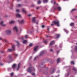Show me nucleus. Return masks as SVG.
Returning a JSON list of instances; mask_svg holds the SVG:
<instances>
[{
  "label": "nucleus",
  "instance_id": "nucleus-40",
  "mask_svg": "<svg viewBox=\"0 0 77 77\" xmlns=\"http://www.w3.org/2000/svg\"><path fill=\"white\" fill-rule=\"evenodd\" d=\"M75 50H77V46H75Z\"/></svg>",
  "mask_w": 77,
  "mask_h": 77
},
{
  "label": "nucleus",
  "instance_id": "nucleus-13",
  "mask_svg": "<svg viewBox=\"0 0 77 77\" xmlns=\"http://www.w3.org/2000/svg\"><path fill=\"white\" fill-rule=\"evenodd\" d=\"M22 11L23 12H24V13H27V11H26V10L24 8H23L22 9Z\"/></svg>",
  "mask_w": 77,
  "mask_h": 77
},
{
  "label": "nucleus",
  "instance_id": "nucleus-21",
  "mask_svg": "<svg viewBox=\"0 0 77 77\" xmlns=\"http://www.w3.org/2000/svg\"><path fill=\"white\" fill-rule=\"evenodd\" d=\"M47 2H48V0H43V3H45V2L46 3H47Z\"/></svg>",
  "mask_w": 77,
  "mask_h": 77
},
{
  "label": "nucleus",
  "instance_id": "nucleus-30",
  "mask_svg": "<svg viewBox=\"0 0 77 77\" xmlns=\"http://www.w3.org/2000/svg\"><path fill=\"white\" fill-rule=\"evenodd\" d=\"M25 38H29V35H25Z\"/></svg>",
  "mask_w": 77,
  "mask_h": 77
},
{
  "label": "nucleus",
  "instance_id": "nucleus-10",
  "mask_svg": "<svg viewBox=\"0 0 77 77\" xmlns=\"http://www.w3.org/2000/svg\"><path fill=\"white\" fill-rule=\"evenodd\" d=\"M44 54V51H43L42 52H41V53L40 54V56H42V55H43Z\"/></svg>",
  "mask_w": 77,
  "mask_h": 77
},
{
  "label": "nucleus",
  "instance_id": "nucleus-6",
  "mask_svg": "<svg viewBox=\"0 0 77 77\" xmlns=\"http://www.w3.org/2000/svg\"><path fill=\"white\" fill-rule=\"evenodd\" d=\"M38 46H36L34 47V50L35 51H36L38 50Z\"/></svg>",
  "mask_w": 77,
  "mask_h": 77
},
{
  "label": "nucleus",
  "instance_id": "nucleus-47",
  "mask_svg": "<svg viewBox=\"0 0 77 77\" xmlns=\"http://www.w3.org/2000/svg\"><path fill=\"white\" fill-rule=\"evenodd\" d=\"M0 65H1L2 66V65H3V64H2V63H1Z\"/></svg>",
  "mask_w": 77,
  "mask_h": 77
},
{
  "label": "nucleus",
  "instance_id": "nucleus-60",
  "mask_svg": "<svg viewBox=\"0 0 77 77\" xmlns=\"http://www.w3.org/2000/svg\"><path fill=\"white\" fill-rule=\"evenodd\" d=\"M37 32H38V30H37Z\"/></svg>",
  "mask_w": 77,
  "mask_h": 77
},
{
  "label": "nucleus",
  "instance_id": "nucleus-55",
  "mask_svg": "<svg viewBox=\"0 0 77 77\" xmlns=\"http://www.w3.org/2000/svg\"><path fill=\"white\" fill-rule=\"evenodd\" d=\"M10 9H12V7L11 8H10Z\"/></svg>",
  "mask_w": 77,
  "mask_h": 77
},
{
  "label": "nucleus",
  "instance_id": "nucleus-48",
  "mask_svg": "<svg viewBox=\"0 0 77 77\" xmlns=\"http://www.w3.org/2000/svg\"><path fill=\"white\" fill-rule=\"evenodd\" d=\"M32 75H35V73H32Z\"/></svg>",
  "mask_w": 77,
  "mask_h": 77
},
{
  "label": "nucleus",
  "instance_id": "nucleus-43",
  "mask_svg": "<svg viewBox=\"0 0 77 77\" xmlns=\"http://www.w3.org/2000/svg\"><path fill=\"white\" fill-rule=\"evenodd\" d=\"M37 9H39V7H38L37 8H36Z\"/></svg>",
  "mask_w": 77,
  "mask_h": 77
},
{
  "label": "nucleus",
  "instance_id": "nucleus-4",
  "mask_svg": "<svg viewBox=\"0 0 77 77\" xmlns=\"http://www.w3.org/2000/svg\"><path fill=\"white\" fill-rule=\"evenodd\" d=\"M6 33L8 35H11V31L10 30H7L6 31Z\"/></svg>",
  "mask_w": 77,
  "mask_h": 77
},
{
  "label": "nucleus",
  "instance_id": "nucleus-62",
  "mask_svg": "<svg viewBox=\"0 0 77 77\" xmlns=\"http://www.w3.org/2000/svg\"><path fill=\"white\" fill-rule=\"evenodd\" d=\"M42 68H44V67H42Z\"/></svg>",
  "mask_w": 77,
  "mask_h": 77
},
{
  "label": "nucleus",
  "instance_id": "nucleus-16",
  "mask_svg": "<svg viewBox=\"0 0 77 77\" xmlns=\"http://www.w3.org/2000/svg\"><path fill=\"white\" fill-rule=\"evenodd\" d=\"M32 22L35 23V17H33L32 18Z\"/></svg>",
  "mask_w": 77,
  "mask_h": 77
},
{
  "label": "nucleus",
  "instance_id": "nucleus-28",
  "mask_svg": "<svg viewBox=\"0 0 77 77\" xmlns=\"http://www.w3.org/2000/svg\"><path fill=\"white\" fill-rule=\"evenodd\" d=\"M54 72V69H53L52 71H51V74H52V73H53V72Z\"/></svg>",
  "mask_w": 77,
  "mask_h": 77
},
{
  "label": "nucleus",
  "instance_id": "nucleus-33",
  "mask_svg": "<svg viewBox=\"0 0 77 77\" xmlns=\"http://www.w3.org/2000/svg\"><path fill=\"white\" fill-rule=\"evenodd\" d=\"M38 4H40V3H41V1H38Z\"/></svg>",
  "mask_w": 77,
  "mask_h": 77
},
{
  "label": "nucleus",
  "instance_id": "nucleus-38",
  "mask_svg": "<svg viewBox=\"0 0 77 77\" xmlns=\"http://www.w3.org/2000/svg\"><path fill=\"white\" fill-rule=\"evenodd\" d=\"M42 28H44V27H45V26H44V25H43L42 26Z\"/></svg>",
  "mask_w": 77,
  "mask_h": 77
},
{
  "label": "nucleus",
  "instance_id": "nucleus-54",
  "mask_svg": "<svg viewBox=\"0 0 77 77\" xmlns=\"http://www.w3.org/2000/svg\"><path fill=\"white\" fill-rule=\"evenodd\" d=\"M1 53H3V51H1Z\"/></svg>",
  "mask_w": 77,
  "mask_h": 77
},
{
  "label": "nucleus",
  "instance_id": "nucleus-25",
  "mask_svg": "<svg viewBox=\"0 0 77 77\" xmlns=\"http://www.w3.org/2000/svg\"><path fill=\"white\" fill-rule=\"evenodd\" d=\"M44 42L45 44H46L47 43V40H45L44 41Z\"/></svg>",
  "mask_w": 77,
  "mask_h": 77
},
{
  "label": "nucleus",
  "instance_id": "nucleus-51",
  "mask_svg": "<svg viewBox=\"0 0 77 77\" xmlns=\"http://www.w3.org/2000/svg\"><path fill=\"white\" fill-rule=\"evenodd\" d=\"M65 32H67L68 31H66V30H65Z\"/></svg>",
  "mask_w": 77,
  "mask_h": 77
},
{
  "label": "nucleus",
  "instance_id": "nucleus-57",
  "mask_svg": "<svg viewBox=\"0 0 77 77\" xmlns=\"http://www.w3.org/2000/svg\"><path fill=\"white\" fill-rule=\"evenodd\" d=\"M48 30H49V28H48Z\"/></svg>",
  "mask_w": 77,
  "mask_h": 77
},
{
  "label": "nucleus",
  "instance_id": "nucleus-2",
  "mask_svg": "<svg viewBox=\"0 0 77 77\" xmlns=\"http://www.w3.org/2000/svg\"><path fill=\"white\" fill-rule=\"evenodd\" d=\"M12 49H9L8 50V52H11V51H14L15 50V46L14 45H13L12 46Z\"/></svg>",
  "mask_w": 77,
  "mask_h": 77
},
{
  "label": "nucleus",
  "instance_id": "nucleus-15",
  "mask_svg": "<svg viewBox=\"0 0 77 77\" xmlns=\"http://www.w3.org/2000/svg\"><path fill=\"white\" fill-rule=\"evenodd\" d=\"M20 63H19L18 64V67L17 69V71H18V70L19 69V68H20Z\"/></svg>",
  "mask_w": 77,
  "mask_h": 77
},
{
  "label": "nucleus",
  "instance_id": "nucleus-64",
  "mask_svg": "<svg viewBox=\"0 0 77 77\" xmlns=\"http://www.w3.org/2000/svg\"><path fill=\"white\" fill-rule=\"evenodd\" d=\"M10 57V58H11V57Z\"/></svg>",
  "mask_w": 77,
  "mask_h": 77
},
{
  "label": "nucleus",
  "instance_id": "nucleus-31",
  "mask_svg": "<svg viewBox=\"0 0 77 77\" xmlns=\"http://www.w3.org/2000/svg\"><path fill=\"white\" fill-rule=\"evenodd\" d=\"M14 56H18V54H14Z\"/></svg>",
  "mask_w": 77,
  "mask_h": 77
},
{
  "label": "nucleus",
  "instance_id": "nucleus-17",
  "mask_svg": "<svg viewBox=\"0 0 77 77\" xmlns=\"http://www.w3.org/2000/svg\"><path fill=\"white\" fill-rule=\"evenodd\" d=\"M14 23H15L14 21H12L10 22V24H14Z\"/></svg>",
  "mask_w": 77,
  "mask_h": 77
},
{
  "label": "nucleus",
  "instance_id": "nucleus-36",
  "mask_svg": "<svg viewBox=\"0 0 77 77\" xmlns=\"http://www.w3.org/2000/svg\"><path fill=\"white\" fill-rule=\"evenodd\" d=\"M11 76H12V75H14V73H13V72L11 73L10 74Z\"/></svg>",
  "mask_w": 77,
  "mask_h": 77
},
{
  "label": "nucleus",
  "instance_id": "nucleus-44",
  "mask_svg": "<svg viewBox=\"0 0 77 77\" xmlns=\"http://www.w3.org/2000/svg\"><path fill=\"white\" fill-rule=\"evenodd\" d=\"M59 52H60L59 51H57V53H59Z\"/></svg>",
  "mask_w": 77,
  "mask_h": 77
},
{
  "label": "nucleus",
  "instance_id": "nucleus-3",
  "mask_svg": "<svg viewBox=\"0 0 77 77\" xmlns=\"http://www.w3.org/2000/svg\"><path fill=\"white\" fill-rule=\"evenodd\" d=\"M53 23H54L55 25H56L57 26H59V21H53Z\"/></svg>",
  "mask_w": 77,
  "mask_h": 77
},
{
  "label": "nucleus",
  "instance_id": "nucleus-27",
  "mask_svg": "<svg viewBox=\"0 0 77 77\" xmlns=\"http://www.w3.org/2000/svg\"><path fill=\"white\" fill-rule=\"evenodd\" d=\"M71 64H72L73 65H74V61H72L71 62Z\"/></svg>",
  "mask_w": 77,
  "mask_h": 77
},
{
  "label": "nucleus",
  "instance_id": "nucleus-19",
  "mask_svg": "<svg viewBox=\"0 0 77 77\" xmlns=\"http://www.w3.org/2000/svg\"><path fill=\"white\" fill-rule=\"evenodd\" d=\"M57 36V38H58L59 36H60V35L58 34H57L56 35Z\"/></svg>",
  "mask_w": 77,
  "mask_h": 77
},
{
  "label": "nucleus",
  "instance_id": "nucleus-20",
  "mask_svg": "<svg viewBox=\"0 0 77 77\" xmlns=\"http://www.w3.org/2000/svg\"><path fill=\"white\" fill-rule=\"evenodd\" d=\"M17 46H18V47H19V45H20V43H19V42H18V41H17Z\"/></svg>",
  "mask_w": 77,
  "mask_h": 77
},
{
  "label": "nucleus",
  "instance_id": "nucleus-11",
  "mask_svg": "<svg viewBox=\"0 0 77 77\" xmlns=\"http://www.w3.org/2000/svg\"><path fill=\"white\" fill-rule=\"evenodd\" d=\"M1 25H2V26H5L6 25L3 24V21H2L0 23Z\"/></svg>",
  "mask_w": 77,
  "mask_h": 77
},
{
  "label": "nucleus",
  "instance_id": "nucleus-9",
  "mask_svg": "<svg viewBox=\"0 0 77 77\" xmlns=\"http://www.w3.org/2000/svg\"><path fill=\"white\" fill-rule=\"evenodd\" d=\"M16 16L17 17H19V18H21V15L19 14H16Z\"/></svg>",
  "mask_w": 77,
  "mask_h": 77
},
{
  "label": "nucleus",
  "instance_id": "nucleus-18",
  "mask_svg": "<svg viewBox=\"0 0 77 77\" xmlns=\"http://www.w3.org/2000/svg\"><path fill=\"white\" fill-rule=\"evenodd\" d=\"M57 9H58V11H61V8L60 7H58Z\"/></svg>",
  "mask_w": 77,
  "mask_h": 77
},
{
  "label": "nucleus",
  "instance_id": "nucleus-32",
  "mask_svg": "<svg viewBox=\"0 0 77 77\" xmlns=\"http://www.w3.org/2000/svg\"><path fill=\"white\" fill-rule=\"evenodd\" d=\"M22 6V5L21 4H19L18 5V7L19 8H20V7H21V6Z\"/></svg>",
  "mask_w": 77,
  "mask_h": 77
},
{
  "label": "nucleus",
  "instance_id": "nucleus-63",
  "mask_svg": "<svg viewBox=\"0 0 77 77\" xmlns=\"http://www.w3.org/2000/svg\"><path fill=\"white\" fill-rule=\"evenodd\" d=\"M37 27H38V26H37Z\"/></svg>",
  "mask_w": 77,
  "mask_h": 77
},
{
  "label": "nucleus",
  "instance_id": "nucleus-5",
  "mask_svg": "<svg viewBox=\"0 0 77 77\" xmlns=\"http://www.w3.org/2000/svg\"><path fill=\"white\" fill-rule=\"evenodd\" d=\"M18 22L20 24H23L24 23V20H22L21 21L19 20H18Z\"/></svg>",
  "mask_w": 77,
  "mask_h": 77
},
{
  "label": "nucleus",
  "instance_id": "nucleus-49",
  "mask_svg": "<svg viewBox=\"0 0 77 77\" xmlns=\"http://www.w3.org/2000/svg\"><path fill=\"white\" fill-rule=\"evenodd\" d=\"M32 57H30V59H32Z\"/></svg>",
  "mask_w": 77,
  "mask_h": 77
},
{
  "label": "nucleus",
  "instance_id": "nucleus-50",
  "mask_svg": "<svg viewBox=\"0 0 77 77\" xmlns=\"http://www.w3.org/2000/svg\"><path fill=\"white\" fill-rule=\"evenodd\" d=\"M21 0H17V2H19V1H20Z\"/></svg>",
  "mask_w": 77,
  "mask_h": 77
},
{
  "label": "nucleus",
  "instance_id": "nucleus-58",
  "mask_svg": "<svg viewBox=\"0 0 77 77\" xmlns=\"http://www.w3.org/2000/svg\"><path fill=\"white\" fill-rule=\"evenodd\" d=\"M23 39V38H22V39Z\"/></svg>",
  "mask_w": 77,
  "mask_h": 77
},
{
  "label": "nucleus",
  "instance_id": "nucleus-45",
  "mask_svg": "<svg viewBox=\"0 0 77 77\" xmlns=\"http://www.w3.org/2000/svg\"><path fill=\"white\" fill-rule=\"evenodd\" d=\"M36 57H35V58L34 59V60H36Z\"/></svg>",
  "mask_w": 77,
  "mask_h": 77
},
{
  "label": "nucleus",
  "instance_id": "nucleus-46",
  "mask_svg": "<svg viewBox=\"0 0 77 77\" xmlns=\"http://www.w3.org/2000/svg\"><path fill=\"white\" fill-rule=\"evenodd\" d=\"M36 24H38V22H36Z\"/></svg>",
  "mask_w": 77,
  "mask_h": 77
},
{
  "label": "nucleus",
  "instance_id": "nucleus-37",
  "mask_svg": "<svg viewBox=\"0 0 77 77\" xmlns=\"http://www.w3.org/2000/svg\"><path fill=\"white\" fill-rule=\"evenodd\" d=\"M20 11V10L19 9H17L16 10V12H19Z\"/></svg>",
  "mask_w": 77,
  "mask_h": 77
},
{
  "label": "nucleus",
  "instance_id": "nucleus-42",
  "mask_svg": "<svg viewBox=\"0 0 77 77\" xmlns=\"http://www.w3.org/2000/svg\"><path fill=\"white\" fill-rule=\"evenodd\" d=\"M49 37H50V36L49 35H47L46 36L47 38H49Z\"/></svg>",
  "mask_w": 77,
  "mask_h": 77
},
{
  "label": "nucleus",
  "instance_id": "nucleus-7",
  "mask_svg": "<svg viewBox=\"0 0 77 77\" xmlns=\"http://www.w3.org/2000/svg\"><path fill=\"white\" fill-rule=\"evenodd\" d=\"M13 30H14V31H15L16 32H18V29H17V26H15Z\"/></svg>",
  "mask_w": 77,
  "mask_h": 77
},
{
  "label": "nucleus",
  "instance_id": "nucleus-8",
  "mask_svg": "<svg viewBox=\"0 0 77 77\" xmlns=\"http://www.w3.org/2000/svg\"><path fill=\"white\" fill-rule=\"evenodd\" d=\"M54 44V41H53L50 44V45H53V44Z\"/></svg>",
  "mask_w": 77,
  "mask_h": 77
},
{
  "label": "nucleus",
  "instance_id": "nucleus-52",
  "mask_svg": "<svg viewBox=\"0 0 77 77\" xmlns=\"http://www.w3.org/2000/svg\"><path fill=\"white\" fill-rule=\"evenodd\" d=\"M28 16H31V15L30 14L28 15Z\"/></svg>",
  "mask_w": 77,
  "mask_h": 77
},
{
  "label": "nucleus",
  "instance_id": "nucleus-1",
  "mask_svg": "<svg viewBox=\"0 0 77 77\" xmlns=\"http://www.w3.org/2000/svg\"><path fill=\"white\" fill-rule=\"evenodd\" d=\"M27 72H33L35 71V69L33 67H30L28 68L27 69Z\"/></svg>",
  "mask_w": 77,
  "mask_h": 77
},
{
  "label": "nucleus",
  "instance_id": "nucleus-61",
  "mask_svg": "<svg viewBox=\"0 0 77 77\" xmlns=\"http://www.w3.org/2000/svg\"><path fill=\"white\" fill-rule=\"evenodd\" d=\"M52 77H53V76H52Z\"/></svg>",
  "mask_w": 77,
  "mask_h": 77
},
{
  "label": "nucleus",
  "instance_id": "nucleus-29",
  "mask_svg": "<svg viewBox=\"0 0 77 77\" xmlns=\"http://www.w3.org/2000/svg\"><path fill=\"white\" fill-rule=\"evenodd\" d=\"M32 45H33V44L32 43H31L30 44V45H29V47H32Z\"/></svg>",
  "mask_w": 77,
  "mask_h": 77
},
{
  "label": "nucleus",
  "instance_id": "nucleus-35",
  "mask_svg": "<svg viewBox=\"0 0 77 77\" xmlns=\"http://www.w3.org/2000/svg\"><path fill=\"white\" fill-rule=\"evenodd\" d=\"M57 9V7H55L54 9V11H56V9Z\"/></svg>",
  "mask_w": 77,
  "mask_h": 77
},
{
  "label": "nucleus",
  "instance_id": "nucleus-14",
  "mask_svg": "<svg viewBox=\"0 0 77 77\" xmlns=\"http://www.w3.org/2000/svg\"><path fill=\"white\" fill-rule=\"evenodd\" d=\"M27 42V40H24L23 41V43L24 44H26Z\"/></svg>",
  "mask_w": 77,
  "mask_h": 77
},
{
  "label": "nucleus",
  "instance_id": "nucleus-39",
  "mask_svg": "<svg viewBox=\"0 0 77 77\" xmlns=\"http://www.w3.org/2000/svg\"><path fill=\"white\" fill-rule=\"evenodd\" d=\"M50 51H53V49H51L50 50Z\"/></svg>",
  "mask_w": 77,
  "mask_h": 77
},
{
  "label": "nucleus",
  "instance_id": "nucleus-23",
  "mask_svg": "<svg viewBox=\"0 0 77 77\" xmlns=\"http://www.w3.org/2000/svg\"><path fill=\"white\" fill-rule=\"evenodd\" d=\"M60 62V59L58 58L57 59V62L58 63H59V62Z\"/></svg>",
  "mask_w": 77,
  "mask_h": 77
},
{
  "label": "nucleus",
  "instance_id": "nucleus-22",
  "mask_svg": "<svg viewBox=\"0 0 77 77\" xmlns=\"http://www.w3.org/2000/svg\"><path fill=\"white\" fill-rule=\"evenodd\" d=\"M74 23H70V26H74Z\"/></svg>",
  "mask_w": 77,
  "mask_h": 77
},
{
  "label": "nucleus",
  "instance_id": "nucleus-24",
  "mask_svg": "<svg viewBox=\"0 0 77 77\" xmlns=\"http://www.w3.org/2000/svg\"><path fill=\"white\" fill-rule=\"evenodd\" d=\"M76 11V9H73L71 11V12H74V11Z\"/></svg>",
  "mask_w": 77,
  "mask_h": 77
},
{
  "label": "nucleus",
  "instance_id": "nucleus-41",
  "mask_svg": "<svg viewBox=\"0 0 77 77\" xmlns=\"http://www.w3.org/2000/svg\"><path fill=\"white\" fill-rule=\"evenodd\" d=\"M4 41L5 42H8V41L6 39Z\"/></svg>",
  "mask_w": 77,
  "mask_h": 77
},
{
  "label": "nucleus",
  "instance_id": "nucleus-26",
  "mask_svg": "<svg viewBox=\"0 0 77 77\" xmlns=\"http://www.w3.org/2000/svg\"><path fill=\"white\" fill-rule=\"evenodd\" d=\"M73 71H77V69H75V68L74 67L73 68Z\"/></svg>",
  "mask_w": 77,
  "mask_h": 77
},
{
  "label": "nucleus",
  "instance_id": "nucleus-34",
  "mask_svg": "<svg viewBox=\"0 0 77 77\" xmlns=\"http://www.w3.org/2000/svg\"><path fill=\"white\" fill-rule=\"evenodd\" d=\"M54 23H53V21L52 22V24H51V26H54Z\"/></svg>",
  "mask_w": 77,
  "mask_h": 77
},
{
  "label": "nucleus",
  "instance_id": "nucleus-59",
  "mask_svg": "<svg viewBox=\"0 0 77 77\" xmlns=\"http://www.w3.org/2000/svg\"><path fill=\"white\" fill-rule=\"evenodd\" d=\"M42 64L41 66H42Z\"/></svg>",
  "mask_w": 77,
  "mask_h": 77
},
{
  "label": "nucleus",
  "instance_id": "nucleus-56",
  "mask_svg": "<svg viewBox=\"0 0 77 77\" xmlns=\"http://www.w3.org/2000/svg\"><path fill=\"white\" fill-rule=\"evenodd\" d=\"M55 4H56V2H55L54 3V5H55Z\"/></svg>",
  "mask_w": 77,
  "mask_h": 77
},
{
  "label": "nucleus",
  "instance_id": "nucleus-53",
  "mask_svg": "<svg viewBox=\"0 0 77 77\" xmlns=\"http://www.w3.org/2000/svg\"><path fill=\"white\" fill-rule=\"evenodd\" d=\"M2 38H0V40H2Z\"/></svg>",
  "mask_w": 77,
  "mask_h": 77
},
{
  "label": "nucleus",
  "instance_id": "nucleus-12",
  "mask_svg": "<svg viewBox=\"0 0 77 77\" xmlns=\"http://www.w3.org/2000/svg\"><path fill=\"white\" fill-rule=\"evenodd\" d=\"M15 66H16V64H14L12 66V67L13 69H14L15 68Z\"/></svg>",
  "mask_w": 77,
  "mask_h": 77
}]
</instances>
